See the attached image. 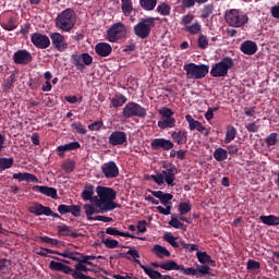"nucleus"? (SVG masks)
<instances>
[{"mask_svg":"<svg viewBox=\"0 0 279 279\" xmlns=\"http://www.w3.org/2000/svg\"><path fill=\"white\" fill-rule=\"evenodd\" d=\"M234 66V61L230 57L223 58L218 63L214 64L210 70L211 77H226L230 69Z\"/></svg>","mask_w":279,"mask_h":279,"instance_id":"nucleus-5","label":"nucleus"},{"mask_svg":"<svg viewBox=\"0 0 279 279\" xmlns=\"http://www.w3.org/2000/svg\"><path fill=\"white\" fill-rule=\"evenodd\" d=\"M72 60L76 69H78L80 71L93 64V57H90V54L88 53L72 54Z\"/></svg>","mask_w":279,"mask_h":279,"instance_id":"nucleus-13","label":"nucleus"},{"mask_svg":"<svg viewBox=\"0 0 279 279\" xmlns=\"http://www.w3.org/2000/svg\"><path fill=\"white\" fill-rule=\"evenodd\" d=\"M156 26L154 17L143 19L137 25L134 26L135 35L138 38H147L151 33V28Z\"/></svg>","mask_w":279,"mask_h":279,"instance_id":"nucleus-9","label":"nucleus"},{"mask_svg":"<svg viewBox=\"0 0 279 279\" xmlns=\"http://www.w3.org/2000/svg\"><path fill=\"white\" fill-rule=\"evenodd\" d=\"M69 213H71L73 217H80V215H82V208L77 205H71Z\"/></svg>","mask_w":279,"mask_h":279,"instance_id":"nucleus-60","label":"nucleus"},{"mask_svg":"<svg viewBox=\"0 0 279 279\" xmlns=\"http://www.w3.org/2000/svg\"><path fill=\"white\" fill-rule=\"evenodd\" d=\"M95 195V186L93 185H85L83 192H82V197L84 202H90L93 204V197Z\"/></svg>","mask_w":279,"mask_h":279,"instance_id":"nucleus-33","label":"nucleus"},{"mask_svg":"<svg viewBox=\"0 0 279 279\" xmlns=\"http://www.w3.org/2000/svg\"><path fill=\"white\" fill-rule=\"evenodd\" d=\"M163 206H157L156 207V209L158 210V214L159 215H165V216L171 215L172 205H163Z\"/></svg>","mask_w":279,"mask_h":279,"instance_id":"nucleus-51","label":"nucleus"},{"mask_svg":"<svg viewBox=\"0 0 279 279\" xmlns=\"http://www.w3.org/2000/svg\"><path fill=\"white\" fill-rule=\"evenodd\" d=\"M196 257L198 259V263H201L202 265H206V264L215 265V260H213V257L206 254V252L197 251Z\"/></svg>","mask_w":279,"mask_h":279,"instance_id":"nucleus-35","label":"nucleus"},{"mask_svg":"<svg viewBox=\"0 0 279 279\" xmlns=\"http://www.w3.org/2000/svg\"><path fill=\"white\" fill-rule=\"evenodd\" d=\"M13 180H17V182H34V183L38 182V178H36V175H34L29 172L14 173Z\"/></svg>","mask_w":279,"mask_h":279,"instance_id":"nucleus-27","label":"nucleus"},{"mask_svg":"<svg viewBox=\"0 0 279 279\" xmlns=\"http://www.w3.org/2000/svg\"><path fill=\"white\" fill-rule=\"evenodd\" d=\"M140 5L143 10L151 12L158 5V0H140Z\"/></svg>","mask_w":279,"mask_h":279,"instance_id":"nucleus-40","label":"nucleus"},{"mask_svg":"<svg viewBox=\"0 0 279 279\" xmlns=\"http://www.w3.org/2000/svg\"><path fill=\"white\" fill-rule=\"evenodd\" d=\"M153 253L157 255L158 258H169L171 256V252L167 250V247L160 245V244H155L153 247Z\"/></svg>","mask_w":279,"mask_h":279,"instance_id":"nucleus-31","label":"nucleus"},{"mask_svg":"<svg viewBox=\"0 0 279 279\" xmlns=\"http://www.w3.org/2000/svg\"><path fill=\"white\" fill-rule=\"evenodd\" d=\"M191 204H189V203H181L180 205H179V213L181 214V215H187V213H191Z\"/></svg>","mask_w":279,"mask_h":279,"instance_id":"nucleus-54","label":"nucleus"},{"mask_svg":"<svg viewBox=\"0 0 279 279\" xmlns=\"http://www.w3.org/2000/svg\"><path fill=\"white\" fill-rule=\"evenodd\" d=\"M106 234H110V236H124L126 239H134V235L130 234L129 232L119 231L114 227H108L106 229Z\"/></svg>","mask_w":279,"mask_h":279,"instance_id":"nucleus-34","label":"nucleus"},{"mask_svg":"<svg viewBox=\"0 0 279 279\" xmlns=\"http://www.w3.org/2000/svg\"><path fill=\"white\" fill-rule=\"evenodd\" d=\"M210 274V267L208 265H197V275L198 276H208Z\"/></svg>","mask_w":279,"mask_h":279,"instance_id":"nucleus-52","label":"nucleus"},{"mask_svg":"<svg viewBox=\"0 0 279 279\" xmlns=\"http://www.w3.org/2000/svg\"><path fill=\"white\" fill-rule=\"evenodd\" d=\"M151 149H163L165 151H169V149H173V142L165 138H155L150 143Z\"/></svg>","mask_w":279,"mask_h":279,"instance_id":"nucleus-16","label":"nucleus"},{"mask_svg":"<svg viewBox=\"0 0 279 279\" xmlns=\"http://www.w3.org/2000/svg\"><path fill=\"white\" fill-rule=\"evenodd\" d=\"M101 171L105 178L108 179L117 178V175H119V167L114 161L105 162L101 166Z\"/></svg>","mask_w":279,"mask_h":279,"instance_id":"nucleus-15","label":"nucleus"},{"mask_svg":"<svg viewBox=\"0 0 279 279\" xmlns=\"http://www.w3.org/2000/svg\"><path fill=\"white\" fill-rule=\"evenodd\" d=\"M97 196H94L93 204L96 208H100V213H108L114 210L119 205L114 203L117 199V192L112 187L97 186Z\"/></svg>","mask_w":279,"mask_h":279,"instance_id":"nucleus-1","label":"nucleus"},{"mask_svg":"<svg viewBox=\"0 0 279 279\" xmlns=\"http://www.w3.org/2000/svg\"><path fill=\"white\" fill-rule=\"evenodd\" d=\"M49 269H51V271H62L63 274L71 275V266H66L60 262L51 260L49 264Z\"/></svg>","mask_w":279,"mask_h":279,"instance_id":"nucleus-28","label":"nucleus"},{"mask_svg":"<svg viewBox=\"0 0 279 279\" xmlns=\"http://www.w3.org/2000/svg\"><path fill=\"white\" fill-rule=\"evenodd\" d=\"M31 40L37 49H48V47L51 46V39H49V36L40 33H34L31 36Z\"/></svg>","mask_w":279,"mask_h":279,"instance_id":"nucleus-12","label":"nucleus"},{"mask_svg":"<svg viewBox=\"0 0 279 279\" xmlns=\"http://www.w3.org/2000/svg\"><path fill=\"white\" fill-rule=\"evenodd\" d=\"M241 51L242 53H245V56H254V53L258 51V46L252 40H246L242 43Z\"/></svg>","mask_w":279,"mask_h":279,"instance_id":"nucleus-23","label":"nucleus"},{"mask_svg":"<svg viewBox=\"0 0 279 279\" xmlns=\"http://www.w3.org/2000/svg\"><path fill=\"white\" fill-rule=\"evenodd\" d=\"M14 165V159L12 158H0V171H5Z\"/></svg>","mask_w":279,"mask_h":279,"instance_id":"nucleus-45","label":"nucleus"},{"mask_svg":"<svg viewBox=\"0 0 279 279\" xmlns=\"http://www.w3.org/2000/svg\"><path fill=\"white\" fill-rule=\"evenodd\" d=\"M135 263H137L141 269H143L146 276L149 277L150 279H162V274H160V271L158 270H154L151 266L143 265L140 259H136Z\"/></svg>","mask_w":279,"mask_h":279,"instance_id":"nucleus-20","label":"nucleus"},{"mask_svg":"<svg viewBox=\"0 0 279 279\" xmlns=\"http://www.w3.org/2000/svg\"><path fill=\"white\" fill-rule=\"evenodd\" d=\"M210 14H213V8L210 5L205 7L202 11L203 19H208Z\"/></svg>","mask_w":279,"mask_h":279,"instance_id":"nucleus-64","label":"nucleus"},{"mask_svg":"<svg viewBox=\"0 0 279 279\" xmlns=\"http://www.w3.org/2000/svg\"><path fill=\"white\" fill-rule=\"evenodd\" d=\"M128 34V28L123 23H116L107 31V40L109 43H117L121 38H125Z\"/></svg>","mask_w":279,"mask_h":279,"instance_id":"nucleus-10","label":"nucleus"},{"mask_svg":"<svg viewBox=\"0 0 279 279\" xmlns=\"http://www.w3.org/2000/svg\"><path fill=\"white\" fill-rule=\"evenodd\" d=\"M226 21L231 27H243L250 21V17L242 11L231 9L226 13Z\"/></svg>","mask_w":279,"mask_h":279,"instance_id":"nucleus-6","label":"nucleus"},{"mask_svg":"<svg viewBox=\"0 0 279 279\" xmlns=\"http://www.w3.org/2000/svg\"><path fill=\"white\" fill-rule=\"evenodd\" d=\"M109 143L113 146L125 145V143H128V135L125 132L116 131L109 136Z\"/></svg>","mask_w":279,"mask_h":279,"instance_id":"nucleus-18","label":"nucleus"},{"mask_svg":"<svg viewBox=\"0 0 279 279\" xmlns=\"http://www.w3.org/2000/svg\"><path fill=\"white\" fill-rule=\"evenodd\" d=\"M29 213L33 215H37V217H40L43 215H51V208L45 207L41 204L34 203L33 205L29 206Z\"/></svg>","mask_w":279,"mask_h":279,"instance_id":"nucleus-21","label":"nucleus"},{"mask_svg":"<svg viewBox=\"0 0 279 279\" xmlns=\"http://www.w3.org/2000/svg\"><path fill=\"white\" fill-rule=\"evenodd\" d=\"M62 169L66 172V173H71V171H73V169H75V163L73 161H65L62 165Z\"/></svg>","mask_w":279,"mask_h":279,"instance_id":"nucleus-59","label":"nucleus"},{"mask_svg":"<svg viewBox=\"0 0 279 279\" xmlns=\"http://www.w3.org/2000/svg\"><path fill=\"white\" fill-rule=\"evenodd\" d=\"M34 191H36L37 193H41L43 195H47L48 197H52V199H56L58 197V191L53 187L36 185L34 186Z\"/></svg>","mask_w":279,"mask_h":279,"instance_id":"nucleus-26","label":"nucleus"},{"mask_svg":"<svg viewBox=\"0 0 279 279\" xmlns=\"http://www.w3.org/2000/svg\"><path fill=\"white\" fill-rule=\"evenodd\" d=\"M101 128H104V122L101 121H97L88 125V130H90L92 132H97L101 130Z\"/></svg>","mask_w":279,"mask_h":279,"instance_id":"nucleus-62","label":"nucleus"},{"mask_svg":"<svg viewBox=\"0 0 279 279\" xmlns=\"http://www.w3.org/2000/svg\"><path fill=\"white\" fill-rule=\"evenodd\" d=\"M15 64H29L32 62V53L27 50H17L13 54Z\"/></svg>","mask_w":279,"mask_h":279,"instance_id":"nucleus-17","label":"nucleus"},{"mask_svg":"<svg viewBox=\"0 0 279 279\" xmlns=\"http://www.w3.org/2000/svg\"><path fill=\"white\" fill-rule=\"evenodd\" d=\"M12 267V263L5 258L0 259V274H8Z\"/></svg>","mask_w":279,"mask_h":279,"instance_id":"nucleus-46","label":"nucleus"},{"mask_svg":"<svg viewBox=\"0 0 279 279\" xmlns=\"http://www.w3.org/2000/svg\"><path fill=\"white\" fill-rule=\"evenodd\" d=\"M40 241H43L44 243H48V245H58V240L53 239V238H49V236H40Z\"/></svg>","mask_w":279,"mask_h":279,"instance_id":"nucleus-63","label":"nucleus"},{"mask_svg":"<svg viewBox=\"0 0 279 279\" xmlns=\"http://www.w3.org/2000/svg\"><path fill=\"white\" fill-rule=\"evenodd\" d=\"M266 143H267V145H269V146L276 145V143H278V134L271 133V134L266 138Z\"/></svg>","mask_w":279,"mask_h":279,"instance_id":"nucleus-61","label":"nucleus"},{"mask_svg":"<svg viewBox=\"0 0 279 279\" xmlns=\"http://www.w3.org/2000/svg\"><path fill=\"white\" fill-rule=\"evenodd\" d=\"M122 117L124 119H132V117H140V119H145V117H147V110L145 107L131 101L124 106Z\"/></svg>","mask_w":279,"mask_h":279,"instance_id":"nucleus-7","label":"nucleus"},{"mask_svg":"<svg viewBox=\"0 0 279 279\" xmlns=\"http://www.w3.org/2000/svg\"><path fill=\"white\" fill-rule=\"evenodd\" d=\"M181 274H183L184 276H198L197 268H194V267L185 268L182 265H181Z\"/></svg>","mask_w":279,"mask_h":279,"instance_id":"nucleus-50","label":"nucleus"},{"mask_svg":"<svg viewBox=\"0 0 279 279\" xmlns=\"http://www.w3.org/2000/svg\"><path fill=\"white\" fill-rule=\"evenodd\" d=\"M183 29L184 32H187V34L195 36L202 32V24L199 22H194L192 25L183 27Z\"/></svg>","mask_w":279,"mask_h":279,"instance_id":"nucleus-41","label":"nucleus"},{"mask_svg":"<svg viewBox=\"0 0 279 279\" xmlns=\"http://www.w3.org/2000/svg\"><path fill=\"white\" fill-rule=\"evenodd\" d=\"M156 12L160 16H169V14H171V5L166 2H160L156 8Z\"/></svg>","mask_w":279,"mask_h":279,"instance_id":"nucleus-36","label":"nucleus"},{"mask_svg":"<svg viewBox=\"0 0 279 279\" xmlns=\"http://www.w3.org/2000/svg\"><path fill=\"white\" fill-rule=\"evenodd\" d=\"M80 142H72L65 145L58 146L59 156H64L65 151H74V149H80Z\"/></svg>","mask_w":279,"mask_h":279,"instance_id":"nucleus-30","label":"nucleus"},{"mask_svg":"<svg viewBox=\"0 0 279 279\" xmlns=\"http://www.w3.org/2000/svg\"><path fill=\"white\" fill-rule=\"evenodd\" d=\"M149 193H151V195H154V197H157V199H159L160 204H162V206H173L170 201L173 199V195L169 194V193H165L162 191H149Z\"/></svg>","mask_w":279,"mask_h":279,"instance_id":"nucleus-19","label":"nucleus"},{"mask_svg":"<svg viewBox=\"0 0 279 279\" xmlns=\"http://www.w3.org/2000/svg\"><path fill=\"white\" fill-rule=\"evenodd\" d=\"M194 16L192 14L184 15L181 20L182 27H189L193 23Z\"/></svg>","mask_w":279,"mask_h":279,"instance_id":"nucleus-56","label":"nucleus"},{"mask_svg":"<svg viewBox=\"0 0 279 279\" xmlns=\"http://www.w3.org/2000/svg\"><path fill=\"white\" fill-rule=\"evenodd\" d=\"M75 260H77V264L74 265V269L71 268L70 276H72V278L74 279H93L90 278V276L82 274V271H84L85 274L88 271L95 272V269L88 268L86 264L82 262V254L78 255V259Z\"/></svg>","mask_w":279,"mask_h":279,"instance_id":"nucleus-11","label":"nucleus"},{"mask_svg":"<svg viewBox=\"0 0 279 279\" xmlns=\"http://www.w3.org/2000/svg\"><path fill=\"white\" fill-rule=\"evenodd\" d=\"M102 243L106 247H108V250H114L116 247H119V241L109 238H104Z\"/></svg>","mask_w":279,"mask_h":279,"instance_id":"nucleus-47","label":"nucleus"},{"mask_svg":"<svg viewBox=\"0 0 279 279\" xmlns=\"http://www.w3.org/2000/svg\"><path fill=\"white\" fill-rule=\"evenodd\" d=\"M236 138V129L232 125L227 126L225 143H232Z\"/></svg>","mask_w":279,"mask_h":279,"instance_id":"nucleus-43","label":"nucleus"},{"mask_svg":"<svg viewBox=\"0 0 279 279\" xmlns=\"http://www.w3.org/2000/svg\"><path fill=\"white\" fill-rule=\"evenodd\" d=\"M260 221L265 223V226H279V217L269 215V216H260Z\"/></svg>","mask_w":279,"mask_h":279,"instance_id":"nucleus-37","label":"nucleus"},{"mask_svg":"<svg viewBox=\"0 0 279 279\" xmlns=\"http://www.w3.org/2000/svg\"><path fill=\"white\" fill-rule=\"evenodd\" d=\"M75 11L65 9L58 15L56 26L62 32H71V28L75 26Z\"/></svg>","mask_w":279,"mask_h":279,"instance_id":"nucleus-3","label":"nucleus"},{"mask_svg":"<svg viewBox=\"0 0 279 279\" xmlns=\"http://www.w3.org/2000/svg\"><path fill=\"white\" fill-rule=\"evenodd\" d=\"M209 69L206 64L186 63L183 65L187 80H204L208 75Z\"/></svg>","mask_w":279,"mask_h":279,"instance_id":"nucleus-4","label":"nucleus"},{"mask_svg":"<svg viewBox=\"0 0 279 279\" xmlns=\"http://www.w3.org/2000/svg\"><path fill=\"white\" fill-rule=\"evenodd\" d=\"M159 114L162 117L161 120L157 122L160 130H167L175 128V118H173V110L168 107H162L159 109Z\"/></svg>","mask_w":279,"mask_h":279,"instance_id":"nucleus-8","label":"nucleus"},{"mask_svg":"<svg viewBox=\"0 0 279 279\" xmlns=\"http://www.w3.org/2000/svg\"><path fill=\"white\" fill-rule=\"evenodd\" d=\"M214 158L217 160V162H223V160H228V150L223 148H217L214 151Z\"/></svg>","mask_w":279,"mask_h":279,"instance_id":"nucleus-42","label":"nucleus"},{"mask_svg":"<svg viewBox=\"0 0 279 279\" xmlns=\"http://www.w3.org/2000/svg\"><path fill=\"white\" fill-rule=\"evenodd\" d=\"M171 138L177 143V145H185L186 141H189V134L186 131H174L171 134Z\"/></svg>","mask_w":279,"mask_h":279,"instance_id":"nucleus-25","label":"nucleus"},{"mask_svg":"<svg viewBox=\"0 0 279 279\" xmlns=\"http://www.w3.org/2000/svg\"><path fill=\"white\" fill-rule=\"evenodd\" d=\"M199 49H206L208 47V37L204 34H201L197 39Z\"/></svg>","mask_w":279,"mask_h":279,"instance_id":"nucleus-49","label":"nucleus"},{"mask_svg":"<svg viewBox=\"0 0 279 279\" xmlns=\"http://www.w3.org/2000/svg\"><path fill=\"white\" fill-rule=\"evenodd\" d=\"M178 174V168L175 166H170L168 169L162 170L156 174H151L149 180H154V182L158 186H163L165 182L168 186H175V175Z\"/></svg>","mask_w":279,"mask_h":279,"instance_id":"nucleus-2","label":"nucleus"},{"mask_svg":"<svg viewBox=\"0 0 279 279\" xmlns=\"http://www.w3.org/2000/svg\"><path fill=\"white\" fill-rule=\"evenodd\" d=\"M88 221H102L104 223H110L112 221V218L106 217V216H96V217H88Z\"/></svg>","mask_w":279,"mask_h":279,"instance_id":"nucleus-53","label":"nucleus"},{"mask_svg":"<svg viewBox=\"0 0 279 279\" xmlns=\"http://www.w3.org/2000/svg\"><path fill=\"white\" fill-rule=\"evenodd\" d=\"M160 268L165 269V271H181L182 265H179L174 260H167L160 264Z\"/></svg>","mask_w":279,"mask_h":279,"instance_id":"nucleus-32","label":"nucleus"},{"mask_svg":"<svg viewBox=\"0 0 279 279\" xmlns=\"http://www.w3.org/2000/svg\"><path fill=\"white\" fill-rule=\"evenodd\" d=\"M48 254H58V256H62L63 258H70L71 260H80V253L77 252H72L70 250H65L62 253L59 252H53L51 250H46Z\"/></svg>","mask_w":279,"mask_h":279,"instance_id":"nucleus-29","label":"nucleus"},{"mask_svg":"<svg viewBox=\"0 0 279 279\" xmlns=\"http://www.w3.org/2000/svg\"><path fill=\"white\" fill-rule=\"evenodd\" d=\"M246 269H250L251 271H254L256 269H260V263L250 259L246 264Z\"/></svg>","mask_w":279,"mask_h":279,"instance_id":"nucleus-58","label":"nucleus"},{"mask_svg":"<svg viewBox=\"0 0 279 279\" xmlns=\"http://www.w3.org/2000/svg\"><path fill=\"white\" fill-rule=\"evenodd\" d=\"M128 97L123 96V94H116V97L111 98V105L113 108H121L124 104H126Z\"/></svg>","mask_w":279,"mask_h":279,"instance_id":"nucleus-38","label":"nucleus"},{"mask_svg":"<svg viewBox=\"0 0 279 279\" xmlns=\"http://www.w3.org/2000/svg\"><path fill=\"white\" fill-rule=\"evenodd\" d=\"M95 51L98 56H101V58H108V56L112 53V46L108 43H99L96 45Z\"/></svg>","mask_w":279,"mask_h":279,"instance_id":"nucleus-22","label":"nucleus"},{"mask_svg":"<svg viewBox=\"0 0 279 279\" xmlns=\"http://www.w3.org/2000/svg\"><path fill=\"white\" fill-rule=\"evenodd\" d=\"M121 3L123 14H125V16H130L132 14V11L134 10V7L132 5V0H121Z\"/></svg>","mask_w":279,"mask_h":279,"instance_id":"nucleus-44","label":"nucleus"},{"mask_svg":"<svg viewBox=\"0 0 279 279\" xmlns=\"http://www.w3.org/2000/svg\"><path fill=\"white\" fill-rule=\"evenodd\" d=\"M185 121H187L189 128L192 132L197 130V132H207L208 133V130L206 128H204V125H202V122L193 119V117L191 114L185 116Z\"/></svg>","mask_w":279,"mask_h":279,"instance_id":"nucleus-24","label":"nucleus"},{"mask_svg":"<svg viewBox=\"0 0 279 279\" xmlns=\"http://www.w3.org/2000/svg\"><path fill=\"white\" fill-rule=\"evenodd\" d=\"M180 245L183 247V250H187V252H197V250H199V246L196 244H187L185 242H181Z\"/></svg>","mask_w":279,"mask_h":279,"instance_id":"nucleus-57","label":"nucleus"},{"mask_svg":"<svg viewBox=\"0 0 279 279\" xmlns=\"http://www.w3.org/2000/svg\"><path fill=\"white\" fill-rule=\"evenodd\" d=\"M50 38L52 40L53 47H56L58 51H66V49H69V44L66 43V38H64L62 34L52 33L50 35Z\"/></svg>","mask_w":279,"mask_h":279,"instance_id":"nucleus-14","label":"nucleus"},{"mask_svg":"<svg viewBox=\"0 0 279 279\" xmlns=\"http://www.w3.org/2000/svg\"><path fill=\"white\" fill-rule=\"evenodd\" d=\"M165 241L169 243L172 247H180V244L178 243V238L173 236L171 233H167L163 235Z\"/></svg>","mask_w":279,"mask_h":279,"instance_id":"nucleus-48","label":"nucleus"},{"mask_svg":"<svg viewBox=\"0 0 279 279\" xmlns=\"http://www.w3.org/2000/svg\"><path fill=\"white\" fill-rule=\"evenodd\" d=\"M72 128L76 130L78 134H86V132H88V130H86V128L80 122L72 123Z\"/></svg>","mask_w":279,"mask_h":279,"instance_id":"nucleus-55","label":"nucleus"},{"mask_svg":"<svg viewBox=\"0 0 279 279\" xmlns=\"http://www.w3.org/2000/svg\"><path fill=\"white\" fill-rule=\"evenodd\" d=\"M83 209H84L85 215L87 216V219H88V217H93V215L102 213L101 208L97 209V207H95V204H93V205L85 204V205H83Z\"/></svg>","mask_w":279,"mask_h":279,"instance_id":"nucleus-39","label":"nucleus"}]
</instances>
